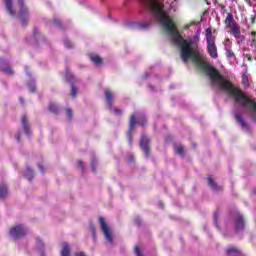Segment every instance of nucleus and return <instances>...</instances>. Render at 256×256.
<instances>
[{
  "instance_id": "obj_1",
  "label": "nucleus",
  "mask_w": 256,
  "mask_h": 256,
  "mask_svg": "<svg viewBox=\"0 0 256 256\" xmlns=\"http://www.w3.org/2000/svg\"><path fill=\"white\" fill-rule=\"evenodd\" d=\"M4 2L6 5V11H8L9 15H11V17H19L22 27H26L27 21H29V10L23 3V0H18V5L20 6V11L18 14L13 9V0H4Z\"/></svg>"
},
{
  "instance_id": "obj_2",
  "label": "nucleus",
  "mask_w": 256,
  "mask_h": 256,
  "mask_svg": "<svg viewBox=\"0 0 256 256\" xmlns=\"http://www.w3.org/2000/svg\"><path fill=\"white\" fill-rule=\"evenodd\" d=\"M137 123L142 127H145V125H147V118L142 112H135L130 117L129 130L127 132V139L129 145H133V132L135 131V125H137Z\"/></svg>"
},
{
  "instance_id": "obj_3",
  "label": "nucleus",
  "mask_w": 256,
  "mask_h": 256,
  "mask_svg": "<svg viewBox=\"0 0 256 256\" xmlns=\"http://www.w3.org/2000/svg\"><path fill=\"white\" fill-rule=\"evenodd\" d=\"M226 225H234L236 233H243L245 231V218L239 211H234L230 217L226 219Z\"/></svg>"
},
{
  "instance_id": "obj_4",
  "label": "nucleus",
  "mask_w": 256,
  "mask_h": 256,
  "mask_svg": "<svg viewBox=\"0 0 256 256\" xmlns=\"http://www.w3.org/2000/svg\"><path fill=\"white\" fill-rule=\"evenodd\" d=\"M206 42H207V52L212 57V59H217L219 54L217 53V45L215 44V36L211 28L206 29Z\"/></svg>"
},
{
  "instance_id": "obj_5",
  "label": "nucleus",
  "mask_w": 256,
  "mask_h": 256,
  "mask_svg": "<svg viewBox=\"0 0 256 256\" xmlns=\"http://www.w3.org/2000/svg\"><path fill=\"white\" fill-rule=\"evenodd\" d=\"M104 95L106 97V103L108 105V109L110 111V113H114V115H123V110L117 108V107H113V100L115 99V93H113L111 90L106 89L104 91Z\"/></svg>"
},
{
  "instance_id": "obj_6",
  "label": "nucleus",
  "mask_w": 256,
  "mask_h": 256,
  "mask_svg": "<svg viewBox=\"0 0 256 256\" xmlns=\"http://www.w3.org/2000/svg\"><path fill=\"white\" fill-rule=\"evenodd\" d=\"M28 233L29 229L23 224H17L13 226L9 231L10 237H12L13 239L25 237V235H27Z\"/></svg>"
},
{
  "instance_id": "obj_7",
  "label": "nucleus",
  "mask_w": 256,
  "mask_h": 256,
  "mask_svg": "<svg viewBox=\"0 0 256 256\" xmlns=\"http://www.w3.org/2000/svg\"><path fill=\"white\" fill-rule=\"evenodd\" d=\"M100 229L103 231L104 237L108 243H113V236L111 235V230L105 222V218L99 217Z\"/></svg>"
},
{
  "instance_id": "obj_8",
  "label": "nucleus",
  "mask_w": 256,
  "mask_h": 256,
  "mask_svg": "<svg viewBox=\"0 0 256 256\" xmlns=\"http://www.w3.org/2000/svg\"><path fill=\"white\" fill-rule=\"evenodd\" d=\"M140 147L142 151H144L146 157L151 155V152L149 151V137H147L145 134H142L140 138Z\"/></svg>"
},
{
  "instance_id": "obj_9",
  "label": "nucleus",
  "mask_w": 256,
  "mask_h": 256,
  "mask_svg": "<svg viewBox=\"0 0 256 256\" xmlns=\"http://www.w3.org/2000/svg\"><path fill=\"white\" fill-rule=\"evenodd\" d=\"M129 27L139 29V31H147L151 27V22H131Z\"/></svg>"
},
{
  "instance_id": "obj_10",
  "label": "nucleus",
  "mask_w": 256,
  "mask_h": 256,
  "mask_svg": "<svg viewBox=\"0 0 256 256\" xmlns=\"http://www.w3.org/2000/svg\"><path fill=\"white\" fill-rule=\"evenodd\" d=\"M0 69H2L6 75H13V69L7 64V60L3 58H0Z\"/></svg>"
},
{
  "instance_id": "obj_11",
  "label": "nucleus",
  "mask_w": 256,
  "mask_h": 256,
  "mask_svg": "<svg viewBox=\"0 0 256 256\" xmlns=\"http://www.w3.org/2000/svg\"><path fill=\"white\" fill-rule=\"evenodd\" d=\"M25 72L30 77V81L28 82V89L31 91V93H35L37 90V87L35 86V79L31 78V73H29V68L25 66Z\"/></svg>"
},
{
  "instance_id": "obj_12",
  "label": "nucleus",
  "mask_w": 256,
  "mask_h": 256,
  "mask_svg": "<svg viewBox=\"0 0 256 256\" xmlns=\"http://www.w3.org/2000/svg\"><path fill=\"white\" fill-rule=\"evenodd\" d=\"M22 126H23V130L26 133L27 137H31L30 125H29V122L27 121V116H25V115L22 117Z\"/></svg>"
},
{
  "instance_id": "obj_13",
  "label": "nucleus",
  "mask_w": 256,
  "mask_h": 256,
  "mask_svg": "<svg viewBox=\"0 0 256 256\" xmlns=\"http://www.w3.org/2000/svg\"><path fill=\"white\" fill-rule=\"evenodd\" d=\"M208 185L211 187L213 191H221L223 189L221 186H218L217 183H215V180H213V177H208Z\"/></svg>"
},
{
  "instance_id": "obj_14",
  "label": "nucleus",
  "mask_w": 256,
  "mask_h": 256,
  "mask_svg": "<svg viewBox=\"0 0 256 256\" xmlns=\"http://www.w3.org/2000/svg\"><path fill=\"white\" fill-rule=\"evenodd\" d=\"M230 33L233 35V37H235V39H241V30H239L237 24L231 27Z\"/></svg>"
},
{
  "instance_id": "obj_15",
  "label": "nucleus",
  "mask_w": 256,
  "mask_h": 256,
  "mask_svg": "<svg viewBox=\"0 0 256 256\" xmlns=\"http://www.w3.org/2000/svg\"><path fill=\"white\" fill-rule=\"evenodd\" d=\"M61 256H71V247L69 246V244H62Z\"/></svg>"
},
{
  "instance_id": "obj_16",
  "label": "nucleus",
  "mask_w": 256,
  "mask_h": 256,
  "mask_svg": "<svg viewBox=\"0 0 256 256\" xmlns=\"http://www.w3.org/2000/svg\"><path fill=\"white\" fill-rule=\"evenodd\" d=\"M227 254L229 256H243V253H241L240 250H238L237 248L235 247H230L227 249Z\"/></svg>"
},
{
  "instance_id": "obj_17",
  "label": "nucleus",
  "mask_w": 256,
  "mask_h": 256,
  "mask_svg": "<svg viewBox=\"0 0 256 256\" xmlns=\"http://www.w3.org/2000/svg\"><path fill=\"white\" fill-rule=\"evenodd\" d=\"M36 245L40 251V256H45V244H43V240H41L40 238H36Z\"/></svg>"
},
{
  "instance_id": "obj_18",
  "label": "nucleus",
  "mask_w": 256,
  "mask_h": 256,
  "mask_svg": "<svg viewBox=\"0 0 256 256\" xmlns=\"http://www.w3.org/2000/svg\"><path fill=\"white\" fill-rule=\"evenodd\" d=\"M225 23H226V25H228L229 27H233V26L237 25V24L235 23V19H233V14H231V13H228V15H227V17H226V19H225Z\"/></svg>"
},
{
  "instance_id": "obj_19",
  "label": "nucleus",
  "mask_w": 256,
  "mask_h": 256,
  "mask_svg": "<svg viewBox=\"0 0 256 256\" xmlns=\"http://www.w3.org/2000/svg\"><path fill=\"white\" fill-rule=\"evenodd\" d=\"M24 176L28 179V181H33L35 173L33 172V169H31V167H27Z\"/></svg>"
},
{
  "instance_id": "obj_20",
  "label": "nucleus",
  "mask_w": 256,
  "mask_h": 256,
  "mask_svg": "<svg viewBox=\"0 0 256 256\" xmlns=\"http://www.w3.org/2000/svg\"><path fill=\"white\" fill-rule=\"evenodd\" d=\"M90 59L92 63H94L95 65H101L103 63V59H101V57L97 55L90 56Z\"/></svg>"
},
{
  "instance_id": "obj_21",
  "label": "nucleus",
  "mask_w": 256,
  "mask_h": 256,
  "mask_svg": "<svg viewBox=\"0 0 256 256\" xmlns=\"http://www.w3.org/2000/svg\"><path fill=\"white\" fill-rule=\"evenodd\" d=\"M32 35H33V39L35 41H41V39H43V36H41V33L39 32V29H37V28H35L33 30Z\"/></svg>"
},
{
  "instance_id": "obj_22",
  "label": "nucleus",
  "mask_w": 256,
  "mask_h": 256,
  "mask_svg": "<svg viewBox=\"0 0 256 256\" xmlns=\"http://www.w3.org/2000/svg\"><path fill=\"white\" fill-rule=\"evenodd\" d=\"M7 197V186L5 184L0 185V199Z\"/></svg>"
},
{
  "instance_id": "obj_23",
  "label": "nucleus",
  "mask_w": 256,
  "mask_h": 256,
  "mask_svg": "<svg viewBox=\"0 0 256 256\" xmlns=\"http://www.w3.org/2000/svg\"><path fill=\"white\" fill-rule=\"evenodd\" d=\"M174 151H175V153H177V155H180L181 157H183V146L182 145L176 144L174 146Z\"/></svg>"
},
{
  "instance_id": "obj_24",
  "label": "nucleus",
  "mask_w": 256,
  "mask_h": 256,
  "mask_svg": "<svg viewBox=\"0 0 256 256\" xmlns=\"http://www.w3.org/2000/svg\"><path fill=\"white\" fill-rule=\"evenodd\" d=\"M49 111H51V113H59V106H57V104L52 103L49 105Z\"/></svg>"
},
{
  "instance_id": "obj_25",
  "label": "nucleus",
  "mask_w": 256,
  "mask_h": 256,
  "mask_svg": "<svg viewBox=\"0 0 256 256\" xmlns=\"http://www.w3.org/2000/svg\"><path fill=\"white\" fill-rule=\"evenodd\" d=\"M232 47V42L229 38H226L224 41V49L227 51L228 49H231Z\"/></svg>"
},
{
  "instance_id": "obj_26",
  "label": "nucleus",
  "mask_w": 256,
  "mask_h": 256,
  "mask_svg": "<svg viewBox=\"0 0 256 256\" xmlns=\"http://www.w3.org/2000/svg\"><path fill=\"white\" fill-rule=\"evenodd\" d=\"M226 51V57L227 59H235V52H233V50L228 49V50H225Z\"/></svg>"
},
{
  "instance_id": "obj_27",
  "label": "nucleus",
  "mask_w": 256,
  "mask_h": 256,
  "mask_svg": "<svg viewBox=\"0 0 256 256\" xmlns=\"http://www.w3.org/2000/svg\"><path fill=\"white\" fill-rule=\"evenodd\" d=\"M63 43L67 49H73V42H70L69 39L65 38L63 40Z\"/></svg>"
},
{
  "instance_id": "obj_28",
  "label": "nucleus",
  "mask_w": 256,
  "mask_h": 256,
  "mask_svg": "<svg viewBox=\"0 0 256 256\" xmlns=\"http://www.w3.org/2000/svg\"><path fill=\"white\" fill-rule=\"evenodd\" d=\"M218 219H219V212L216 211V212L214 213V223H215L217 229H219V222H218Z\"/></svg>"
},
{
  "instance_id": "obj_29",
  "label": "nucleus",
  "mask_w": 256,
  "mask_h": 256,
  "mask_svg": "<svg viewBox=\"0 0 256 256\" xmlns=\"http://www.w3.org/2000/svg\"><path fill=\"white\" fill-rule=\"evenodd\" d=\"M66 79L70 82L73 81V73H71L69 70L66 71Z\"/></svg>"
},
{
  "instance_id": "obj_30",
  "label": "nucleus",
  "mask_w": 256,
  "mask_h": 256,
  "mask_svg": "<svg viewBox=\"0 0 256 256\" xmlns=\"http://www.w3.org/2000/svg\"><path fill=\"white\" fill-rule=\"evenodd\" d=\"M71 95L72 97H77V87H75L73 84L71 86Z\"/></svg>"
},
{
  "instance_id": "obj_31",
  "label": "nucleus",
  "mask_w": 256,
  "mask_h": 256,
  "mask_svg": "<svg viewBox=\"0 0 256 256\" xmlns=\"http://www.w3.org/2000/svg\"><path fill=\"white\" fill-rule=\"evenodd\" d=\"M66 115H67L68 119H72V117H73V110H71V108H67Z\"/></svg>"
},
{
  "instance_id": "obj_32",
  "label": "nucleus",
  "mask_w": 256,
  "mask_h": 256,
  "mask_svg": "<svg viewBox=\"0 0 256 256\" xmlns=\"http://www.w3.org/2000/svg\"><path fill=\"white\" fill-rule=\"evenodd\" d=\"M53 25L61 27V20L59 18H54Z\"/></svg>"
},
{
  "instance_id": "obj_33",
  "label": "nucleus",
  "mask_w": 256,
  "mask_h": 256,
  "mask_svg": "<svg viewBox=\"0 0 256 256\" xmlns=\"http://www.w3.org/2000/svg\"><path fill=\"white\" fill-rule=\"evenodd\" d=\"M242 83H243L244 85H249V78H247V76H243V77H242Z\"/></svg>"
},
{
  "instance_id": "obj_34",
  "label": "nucleus",
  "mask_w": 256,
  "mask_h": 256,
  "mask_svg": "<svg viewBox=\"0 0 256 256\" xmlns=\"http://www.w3.org/2000/svg\"><path fill=\"white\" fill-rule=\"evenodd\" d=\"M78 167L82 170L85 169V164L83 163V161H78Z\"/></svg>"
},
{
  "instance_id": "obj_35",
  "label": "nucleus",
  "mask_w": 256,
  "mask_h": 256,
  "mask_svg": "<svg viewBox=\"0 0 256 256\" xmlns=\"http://www.w3.org/2000/svg\"><path fill=\"white\" fill-rule=\"evenodd\" d=\"M16 141H17L18 143H21V132H18V133L16 134Z\"/></svg>"
},
{
  "instance_id": "obj_36",
  "label": "nucleus",
  "mask_w": 256,
  "mask_h": 256,
  "mask_svg": "<svg viewBox=\"0 0 256 256\" xmlns=\"http://www.w3.org/2000/svg\"><path fill=\"white\" fill-rule=\"evenodd\" d=\"M90 229H91V231H92L93 237H95V225L90 224Z\"/></svg>"
},
{
  "instance_id": "obj_37",
  "label": "nucleus",
  "mask_w": 256,
  "mask_h": 256,
  "mask_svg": "<svg viewBox=\"0 0 256 256\" xmlns=\"http://www.w3.org/2000/svg\"><path fill=\"white\" fill-rule=\"evenodd\" d=\"M38 168L42 173H45V168L43 167V164H38Z\"/></svg>"
},
{
  "instance_id": "obj_38",
  "label": "nucleus",
  "mask_w": 256,
  "mask_h": 256,
  "mask_svg": "<svg viewBox=\"0 0 256 256\" xmlns=\"http://www.w3.org/2000/svg\"><path fill=\"white\" fill-rule=\"evenodd\" d=\"M136 225H141V218L137 217L135 218Z\"/></svg>"
},
{
  "instance_id": "obj_39",
  "label": "nucleus",
  "mask_w": 256,
  "mask_h": 256,
  "mask_svg": "<svg viewBox=\"0 0 256 256\" xmlns=\"http://www.w3.org/2000/svg\"><path fill=\"white\" fill-rule=\"evenodd\" d=\"M170 8L173 9V11H177V9L175 8V2H172L170 4Z\"/></svg>"
},
{
  "instance_id": "obj_40",
  "label": "nucleus",
  "mask_w": 256,
  "mask_h": 256,
  "mask_svg": "<svg viewBox=\"0 0 256 256\" xmlns=\"http://www.w3.org/2000/svg\"><path fill=\"white\" fill-rule=\"evenodd\" d=\"M75 256H87L85 252H78L75 254Z\"/></svg>"
},
{
  "instance_id": "obj_41",
  "label": "nucleus",
  "mask_w": 256,
  "mask_h": 256,
  "mask_svg": "<svg viewBox=\"0 0 256 256\" xmlns=\"http://www.w3.org/2000/svg\"><path fill=\"white\" fill-rule=\"evenodd\" d=\"M96 168H95V162H92V171H95Z\"/></svg>"
},
{
  "instance_id": "obj_42",
  "label": "nucleus",
  "mask_w": 256,
  "mask_h": 256,
  "mask_svg": "<svg viewBox=\"0 0 256 256\" xmlns=\"http://www.w3.org/2000/svg\"><path fill=\"white\" fill-rule=\"evenodd\" d=\"M149 89L152 91H155V87H153V86H149Z\"/></svg>"
},
{
  "instance_id": "obj_43",
  "label": "nucleus",
  "mask_w": 256,
  "mask_h": 256,
  "mask_svg": "<svg viewBox=\"0 0 256 256\" xmlns=\"http://www.w3.org/2000/svg\"><path fill=\"white\" fill-rule=\"evenodd\" d=\"M159 206L163 209V202H159Z\"/></svg>"
},
{
  "instance_id": "obj_44",
  "label": "nucleus",
  "mask_w": 256,
  "mask_h": 256,
  "mask_svg": "<svg viewBox=\"0 0 256 256\" xmlns=\"http://www.w3.org/2000/svg\"><path fill=\"white\" fill-rule=\"evenodd\" d=\"M191 27V24L186 25L185 29H189Z\"/></svg>"
},
{
  "instance_id": "obj_45",
  "label": "nucleus",
  "mask_w": 256,
  "mask_h": 256,
  "mask_svg": "<svg viewBox=\"0 0 256 256\" xmlns=\"http://www.w3.org/2000/svg\"><path fill=\"white\" fill-rule=\"evenodd\" d=\"M21 103H23V98H20Z\"/></svg>"
},
{
  "instance_id": "obj_46",
  "label": "nucleus",
  "mask_w": 256,
  "mask_h": 256,
  "mask_svg": "<svg viewBox=\"0 0 256 256\" xmlns=\"http://www.w3.org/2000/svg\"><path fill=\"white\" fill-rule=\"evenodd\" d=\"M255 21V18H252V23Z\"/></svg>"
},
{
  "instance_id": "obj_47",
  "label": "nucleus",
  "mask_w": 256,
  "mask_h": 256,
  "mask_svg": "<svg viewBox=\"0 0 256 256\" xmlns=\"http://www.w3.org/2000/svg\"><path fill=\"white\" fill-rule=\"evenodd\" d=\"M248 61H251V57H248Z\"/></svg>"
},
{
  "instance_id": "obj_48",
  "label": "nucleus",
  "mask_w": 256,
  "mask_h": 256,
  "mask_svg": "<svg viewBox=\"0 0 256 256\" xmlns=\"http://www.w3.org/2000/svg\"><path fill=\"white\" fill-rule=\"evenodd\" d=\"M145 78L147 79V75L145 76Z\"/></svg>"
},
{
  "instance_id": "obj_49",
  "label": "nucleus",
  "mask_w": 256,
  "mask_h": 256,
  "mask_svg": "<svg viewBox=\"0 0 256 256\" xmlns=\"http://www.w3.org/2000/svg\"><path fill=\"white\" fill-rule=\"evenodd\" d=\"M175 2H177V0H174Z\"/></svg>"
}]
</instances>
